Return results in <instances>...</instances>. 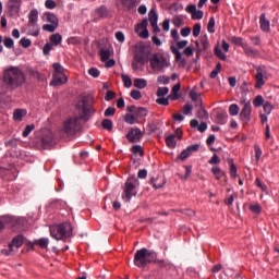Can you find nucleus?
I'll return each mask as SVG.
<instances>
[{"mask_svg": "<svg viewBox=\"0 0 279 279\" xmlns=\"http://www.w3.org/2000/svg\"><path fill=\"white\" fill-rule=\"evenodd\" d=\"M148 21L150 25H157L158 24V13H156V9H151L148 13Z\"/></svg>", "mask_w": 279, "mask_h": 279, "instance_id": "obj_28", "label": "nucleus"}, {"mask_svg": "<svg viewBox=\"0 0 279 279\" xmlns=\"http://www.w3.org/2000/svg\"><path fill=\"white\" fill-rule=\"evenodd\" d=\"M185 10L192 15L193 21H202L204 19V11L197 10V5L195 4L187 5Z\"/></svg>", "mask_w": 279, "mask_h": 279, "instance_id": "obj_13", "label": "nucleus"}, {"mask_svg": "<svg viewBox=\"0 0 279 279\" xmlns=\"http://www.w3.org/2000/svg\"><path fill=\"white\" fill-rule=\"evenodd\" d=\"M22 0H9L7 8L9 10L10 16H16L21 12Z\"/></svg>", "mask_w": 279, "mask_h": 279, "instance_id": "obj_12", "label": "nucleus"}, {"mask_svg": "<svg viewBox=\"0 0 279 279\" xmlns=\"http://www.w3.org/2000/svg\"><path fill=\"white\" fill-rule=\"evenodd\" d=\"M214 53H215V56H217V58H219V60H222L223 62H226V60H228V57L226 56V53H223L221 48H219V45H217L215 47Z\"/></svg>", "mask_w": 279, "mask_h": 279, "instance_id": "obj_30", "label": "nucleus"}, {"mask_svg": "<svg viewBox=\"0 0 279 279\" xmlns=\"http://www.w3.org/2000/svg\"><path fill=\"white\" fill-rule=\"evenodd\" d=\"M240 119L244 123V125H247V123L252 121V104H250V101L247 104H244L240 112Z\"/></svg>", "mask_w": 279, "mask_h": 279, "instance_id": "obj_11", "label": "nucleus"}, {"mask_svg": "<svg viewBox=\"0 0 279 279\" xmlns=\"http://www.w3.org/2000/svg\"><path fill=\"white\" fill-rule=\"evenodd\" d=\"M136 116L135 114H130V113H126L124 116V121L125 123H129V125H134V123H136Z\"/></svg>", "mask_w": 279, "mask_h": 279, "instance_id": "obj_44", "label": "nucleus"}, {"mask_svg": "<svg viewBox=\"0 0 279 279\" xmlns=\"http://www.w3.org/2000/svg\"><path fill=\"white\" fill-rule=\"evenodd\" d=\"M35 128H36V125H34V124L26 125L22 133V136L24 138H27V136H29V134H32V132H34Z\"/></svg>", "mask_w": 279, "mask_h": 279, "instance_id": "obj_39", "label": "nucleus"}, {"mask_svg": "<svg viewBox=\"0 0 279 279\" xmlns=\"http://www.w3.org/2000/svg\"><path fill=\"white\" fill-rule=\"evenodd\" d=\"M199 34H202V24L196 23V24H194V26H193V36H194L195 38H197V36H199Z\"/></svg>", "mask_w": 279, "mask_h": 279, "instance_id": "obj_53", "label": "nucleus"}, {"mask_svg": "<svg viewBox=\"0 0 279 279\" xmlns=\"http://www.w3.org/2000/svg\"><path fill=\"white\" fill-rule=\"evenodd\" d=\"M147 58H149V49H147V47L143 45L135 47V62H138L140 64H145V62H147Z\"/></svg>", "mask_w": 279, "mask_h": 279, "instance_id": "obj_9", "label": "nucleus"}, {"mask_svg": "<svg viewBox=\"0 0 279 279\" xmlns=\"http://www.w3.org/2000/svg\"><path fill=\"white\" fill-rule=\"evenodd\" d=\"M121 77H122L124 87L125 88H131L132 87V78H130V76L125 75V74H122Z\"/></svg>", "mask_w": 279, "mask_h": 279, "instance_id": "obj_50", "label": "nucleus"}, {"mask_svg": "<svg viewBox=\"0 0 279 279\" xmlns=\"http://www.w3.org/2000/svg\"><path fill=\"white\" fill-rule=\"evenodd\" d=\"M117 112V108L114 107H108L106 110H105V117H114V113Z\"/></svg>", "mask_w": 279, "mask_h": 279, "instance_id": "obj_58", "label": "nucleus"}, {"mask_svg": "<svg viewBox=\"0 0 279 279\" xmlns=\"http://www.w3.org/2000/svg\"><path fill=\"white\" fill-rule=\"evenodd\" d=\"M147 25H149V22L147 19H144L140 24L135 26V33L138 34L141 29H147Z\"/></svg>", "mask_w": 279, "mask_h": 279, "instance_id": "obj_41", "label": "nucleus"}, {"mask_svg": "<svg viewBox=\"0 0 279 279\" xmlns=\"http://www.w3.org/2000/svg\"><path fill=\"white\" fill-rule=\"evenodd\" d=\"M5 226L13 228V230H19L21 228V219L12 216L0 217V232H3Z\"/></svg>", "mask_w": 279, "mask_h": 279, "instance_id": "obj_8", "label": "nucleus"}, {"mask_svg": "<svg viewBox=\"0 0 279 279\" xmlns=\"http://www.w3.org/2000/svg\"><path fill=\"white\" fill-rule=\"evenodd\" d=\"M198 106V110L196 112L197 119H208V111L204 108V100H199L198 105H196V108Z\"/></svg>", "mask_w": 279, "mask_h": 279, "instance_id": "obj_20", "label": "nucleus"}, {"mask_svg": "<svg viewBox=\"0 0 279 279\" xmlns=\"http://www.w3.org/2000/svg\"><path fill=\"white\" fill-rule=\"evenodd\" d=\"M3 45L7 49H12V47H14V39H12V37H4Z\"/></svg>", "mask_w": 279, "mask_h": 279, "instance_id": "obj_52", "label": "nucleus"}, {"mask_svg": "<svg viewBox=\"0 0 279 279\" xmlns=\"http://www.w3.org/2000/svg\"><path fill=\"white\" fill-rule=\"evenodd\" d=\"M239 110H240L239 105L232 104L229 107V114L231 117H236V114H239Z\"/></svg>", "mask_w": 279, "mask_h": 279, "instance_id": "obj_46", "label": "nucleus"}, {"mask_svg": "<svg viewBox=\"0 0 279 279\" xmlns=\"http://www.w3.org/2000/svg\"><path fill=\"white\" fill-rule=\"evenodd\" d=\"M62 43V35L56 33L50 36V45L58 47Z\"/></svg>", "mask_w": 279, "mask_h": 279, "instance_id": "obj_29", "label": "nucleus"}, {"mask_svg": "<svg viewBox=\"0 0 279 279\" xmlns=\"http://www.w3.org/2000/svg\"><path fill=\"white\" fill-rule=\"evenodd\" d=\"M57 28H58V25L56 24H45L43 26L44 32H49L50 34H53V32H56Z\"/></svg>", "mask_w": 279, "mask_h": 279, "instance_id": "obj_51", "label": "nucleus"}, {"mask_svg": "<svg viewBox=\"0 0 279 279\" xmlns=\"http://www.w3.org/2000/svg\"><path fill=\"white\" fill-rule=\"evenodd\" d=\"M35 245H38L41 250H47V247L49 246V239L41 238L39 240H36Z\"/></svg>", "mask_w": 279, "mask_h": 279, "instance_id": "obj_32", "label": "nucleus"}, {"mask_svg": "<svg viewBox=\"0 0 279 279\" xmlns=\"http://www.w3.org/2000/svg\"><path fill=\"white\" fill-rule=\"evenodd\" d=\"M166 145L167 147H169L170 149H174L175 148V135H170L166 137Z\"/></svg>", "mask_w": 279, "mask_h": 279, "instance_id": "obj_34", "label": "nucleus"}, {"mask_svg": "<svg viewBox=\"0 0 279 279\" xmlns=\"http://www.w3.org/2000/svg\"><path fill=\"white\" fill-rule=\"evenodd\" d=\"M36 23H38V10L33 9L28 14V25L36 26Z\"/></svg>", "mask_w": 279, "mask_h": 279, "instance_id": "obj_23", "label": "nucleus"}, {"mask_svg": "<svg viewBox=\"0 0 279 279\" xmlns=\"http://www.w3.org/2000/svg\"><path fill=\"white\" fill-rule=\"evenodd\" d=\"M263 208L260 207V205H251L250 206V211L251 213H255V215H260Z\"/></svg>", "mask_w": 279, "mask_h": 279, "instance_id": "obj_60", "label": "nucleus"}, {"mask_svg": "<svg viewBox=\"0 0 279 279\" xmlns=\"http://www.w3.org/2000/svg\"><path fill=\"white\" fill-rule=\"evenodd\" d=\"M41 143L45 149H49V147H53L56 145V141L53 140V135L51 133L44 135Z\"/></svg>", "mask_w": 279, "mask_h": 279, "instance_id": "obj_19", "label": "nucleus"}, {"mask_svg": "<svg viewBox=\"0 0 279 279\" xmlns=\"http://www.w3.org/2000/svg\"><path fill=\"white\" fill-rule=\"evenodd\" d=\"M82 112H83V116H80L81 121L82 120L88 121V119H90L93 117V114H95V110H93V107L90 105H86V104L83 105Z\"/></svg>", "mask_w": 279, "mask_h": 279, "instance_id": "obj_15", "label": "nucleus"}, {"mask_svg": "<svg viewBox=\"0 0 279 279\" xmlns=\"http://www.w3.org/2000/svg\"><path fill=\"white\" fill-rule=\"evenodd\" d=\"M43 20L46 21L47 23H50L51 25H58V17L53 13H45Z\"/></svg>", "mask_w": 279, "mask_h": 279, "instance_id": "obj_24", "label": "nucleus"}, {"mask_svg": "<svg viewBox=\"0 0 279 279\" xmlns=\"http://www.w3.org/2000/svg\"><path fill=\"white\" fill-rule=\"evenodd\" d=\"M169 94V87H159L157 89V97H165V95H168Z\"/></svg>", "mask_w": 279, "mask_h": 279, "instance_id": "obj_54", "label": "nucleus"}, {"mask_svg": "<svg viewBox=\"0 0 279 279\" xmlns=\"http://www.w3.org/2000/svg\"><path fill=\"white\" fill-rule=\"evenodd\" d=\"M189 156H191V153L186 148V149L182 150L181 154L178 156V160H186V158H189Z\"/></svg>", "mask_w": 279, "mask_h": 279, "instance_id": "obj_59", "label": "nucleus"}, {"mask_svg": "<svg viewBox=\"0 0 279 279\" xmlns=\"http://www.w3.org/2000/svg\"><path fill=\"white\" fill-rule=\"evenodd\" d=\"M96 14L99 16V19H108L110 16V11L106 5H101L100 8L96 9Z\"/></svg>", "mask_w": 279, "mask_h": 279, "instance_id": "obj_25", "label": "nucleus"}, {"mask_svg": "<svg viewBox=\"0 0 279 279\" xmlns=\"http://www.w3.org/2000/svg\"><path fill=\"white\" fill-rule=\"evenodd\" d=\"M101 125H102L104 130H108V132H112V125H113L112 120L105 119L102 121Z\"/></svg>", "mask_w": 279, "mask_h": 279, "instance_id": "obj_47", "label": "nucleus"}, {"mask_svg": "<svg viewBox=\"0 0 279 279\" xmlns=\"http://www.w3.org/2000/svg\"><path fill=\"white\" fill-rule=\"evenodd\" d=\"M82 130V117H71L68 118L62 125L61 134H66V136H73Z\"/></svg>", "mask_w": 279, "mask_h": 279, "instance_id": "obj_5", "label": "nucleus"}, {"mask_svg": "<svg viewBox=\"0 0 279 279\" xmlns=\"http://www.w3.org/2000/svg\"><path fill=\"white\" fill-rule=\"evenodd\" d=\"M135 117L137 119H143V117H147V109L138 107L135 111Z\"/></svg>", "mask_w": 279, "mask_h": 279, "instance_id": "obj_45", "label": "nucleus"}, {"mask_svg": "<svg viewBox=\"0 0 279 279\" xmlns=\"http://www.w3.org/2000/svg\"><path fill=\"white\" fill-rule=\"evenodd\" d=\"M254 149H255V160L256 162H259L260 157L263 156V149H260V146L258 144L254 145Z\"/></svg>", "mask_w": 279, "mask_h": 279, "instance_id": "obj_48", "label": "nucleus"}, {"mask_svg": "<svg viewBox=\"0 0 279 279\" xmlns=\"http://www.w3.org/2000/svg\"><path fill=\"white\" fill-rule=\"evenodd\" d=\"M211 173L215 175L216 180H221V178H226V171L221 170L219 167H213Z\"/></svg>", "mask_w": 279, "mask_h": 279, "instance_id": "obj_26", "label": "nucleus"}, {"mask_svg": "<svg viewBox=\"0 0 279 279\" xmlns=\"http://www.w3.org/2000/svg\"><path fill=\"white\" fill-rule=\"evenodd\" d=\"M143 136H145V133L141 131V129L131 128L126 134V140L129 141V143H141Z\"/></svg>", "mask_w": 279, "mask_h": 279, "instance_id": "obj_10", "label": "nucleus"}, {"mask_svg": "<svg viewBox=\"0 0 279 279\" xmlns=\"http://www.w3.org/2000/svg\"><path fill=\"white\" fill-rule=\"evenodd\" d=\"M253 105L255 108H260V106H265V98H263V95H257L253 100Z\"/></svg>", "mask_w": 279, "mask_h": 279, "instance_id": "obj_33", "label": "nucleus"}, {"mask_svg": "<svg viewBox=\"0 0 279 279\" xmlns=\"http://www.w3.org/2000/svg\"><path fill=\"white\" fill-rule=\"evenodd\" d=\"M169 99L172 101H175V85L172 86L171 88V94L169 95L168 98H158L156 101L159 104V106H169Z\"/></svg>", "mask_w": 279, "mask_h": 279, "instance_id": "obj_18", "label": "nucleus"}, {"mask_svg": "<svg viewBox=\"0 0 279 279\" xmlns=\"http://www.w3.org/2000/svg\"><path fill=\"white\" fill-rule=\"evenodd\" d=\"M24 117H27V110L26 109H15L13 111L14 121L21 122V121H23Z\"/></svg>", "mask_w": 279, "mask_h": 279, "instance_id": "obj_22", "label": "nucleus"}, {"mask_svg": "<svg viewBox=\"0 0 279 279\" xmlns=\"http://www.w3.org/2000/svg\"><path fill=\"white\" fill-rule=\"evenodd\" d=\"M256 75H255V88H263L265 86V80L263 78V66L256 68Z\"/></svg>", "mask_w": 279, "mask_h": 279, "instance_id": "obj_16", "label": "nucleus"}, {"mask_svg": "<svg viewBox=\"0 0 279 279\" xmlns=\"http://www.w3.org/2000/svg\"><path fill=\"white\" fill-rule=\"evenodd\" d=\"M53 75L52 81L50 82L51 86H62V84H66V74L64 73V66L60 63H53Z\"/></svg>", "mask_w": 279, "mask_h": 279, "instance_id": "obj_6", "label": "nucleus"}, {"mask_svg": "<svg viewBox=\"0 0 279 279\" xmlns=\"http://www.w3.org/2000/svg\"><path fill=\"white\" fill-rule=\"evenodd\" d=\"M88 74L92 75V77H99L100 72L97 68H90Z\"/></svg>", "mask_w": 279, "mask_h": 279, "instance_id": "obj_64", "label": "nucleus"}, {"mask_svg": "<svg viewBox=\"0 0 279 279\" xmlns=\"http://www.w3.org/2000/svg\"><path fill=\"white\" fill-rule=\"evenodd\" d=\"M274 110V105L270 101H266L264 105V112L265 114H269Z\"/></svg>", "mask_w": 279, "mask_h": 279, "instance_id": "obj_61", "label": "nucleus"}, {"mask_svg": "<svg viewBox=\"0 0 279 279\" xmlns=\"http://www.w3.org/2000/svg\"><path fill=\"white\" fill-rule=\"evenodd\" d=\"M51 49H53V44L47 43L44 46V50H43L44 56H49V52L51 51Z\"/></svg>", "mask_w": 279, "mask_h": 279, "instance_id": "obj_62", "label": "nucleus"}, {"mask_svg": "<svg viewBox=\"0 0 279 279\" xmlns=\"http://www.w3.org/2000/svg\"><path fill=\"white\" fill-rule=\"evenodd\" d=\"M20 45H21L22 47H24V49H28V47H32V40L28 39V38L23 37V38L20 40Z\"/></svg>", "mask_w": 279, "mask_h": 279, "instance_id": "obj_57", "label": "nucleus"}, {"mask_svg": "<svg viewBox=\"0 0 279 279\" xmlns=\"http://www.w3.org/2000/svg\"><path fill=\"white\" fill-rule=\"evenodd\" d=\"M116 97H117V93H114L112 90H108L105 96V100L112 101V99H114Z\"/></svg>", "mask_w": 279, "mask_h": 279, "instance_id": "obj_63", "label": "nucleus"}, {"mask_svg": "<svg viewBox=\"0 0 279 279\" xmlns=\"http://www.w3.org/2000/svg\"><path fill=\"white\" fill-rule=\"evenodd\" d=\"M207 32H208L209 34H215V16H211V17L209 19V22H208V24H207Z\"/></svg>", "mask_w": 279, "mask_h": 279, "instance_id": "obj_49", "label": "nucleus"}, {"mask_svg": "<svg viewBox=\"0 0 279 279\" xmlns=\"http://www.w3.org/2000/svg\"><path fill=\"white\" fill-rule=\"evenodd\" d=\"M135 88L143 89L147 86V81L145 78H135L133 82Z\"/></svg>", "mask_w": 279, "mask_h": 279, "instance_id": "obj_31", "label": "nucleus"}, {"mask_svg": "<svg viewBox=\"0 0 279 279\" xmlns=\"http://www.w3.org/2000/svg\"><path fill=\"white\" fill-rule=\"evenodd\" d=\"M25 73L16 66H10L4 70L2 82L10 88H19L25 84Z\"/></svg>", "mask_w": 279, "mask_h": 279, "instance_id": "obj_1", "label": "nucleus"}, {"mask_svg": "<svg viewBox=\"0 0 279 279\" xmlns=\"http://www.w3.org/2000/svg\"><path fill=\"white\" fill-rule=\"evenodd\" d=\"M29 29V34L31 36H38V34H40V26L38 25V23H35L34 25H28Z\"/></svg>", "mask_w": 279, "mask_h": 279, "instance_id": "obj_35", "label": "nucleus"}, {"mask_svg": "<svg viewBox=\"0 0 279 279\" xmlns=\"http://www.w3.org/2000/svg\"><path fill=\"white\" fill-rule=\"evenodd\" d=\"M100 60H101V62H108L110 60V50L101 49L100 50Z\"/></svg>", "mask_w": 279, "mask_h": 279, "instance_id": "obj_37", "label": "nucleus"}, {"mask_svg": "<svg viewBox=\"0 0 279 279\" xmlns=\"http://www.w3.org/2000/svg\"><path fill=\"white\" fill-rule=\"evenodd\" d=\"M50 235L56 241H66L73 236V226L70 221L50 227Z\"/></svg>", "mask_w": 279, "mask_h": 279, "instance_id": "obj_3", "label": "nucleus"}, {"mask_svg": "<svg viewBox=\"0 0 279 279\" xmlns=\"http://www.w3.org/2000/svg\"><path fill=\"white\" fill-rule=\"evenodd\" d=\"M131 97L132 99H135L136 101H138V99L143 98V94H141V90L138 89H133L131 90Z\"/></svg>", "mask_w": 279, "mask_h": 279, "instance_id": "obj_55", "label": "nucleus"}, {"mask_svg": "<svg viewBox=\"0 0 279 279\" xmlns=\"http://www.w3.org/2000/svg\"><path fill=\"white\" fill-rule=\"evenodd\" d=\"M131 151L133 154H138L141 157H144L145 156V150L143 149V146L142 145H134L132 148H131Z\"/></svg>", "mask_w": 279, "mask_h": 279, "instance_id": "obj_40", "label": "nucleus"}, {"mask_svg": "<svg viewBox=\"0 0 279 279\" xmlns=\"http://www.w3.org/2000/svg\"><path fill=\"white\" fill-rule=\"evenodd\" d=\"M230 40H231L232 45H235V47H245V44H243L242 37L233 36V37H231Z\"/></svg>", "mask_w": 279, "mask_h": 279, "instance_id": "obj_43", "label": "nucleus"}, {"mask_svg": "<svg viewBox=\"0 0 279 279\" xmlns=\"http://www.w3.org/2000/svg\"><path fill=\"white\" fill-rule=\"evenodd\" d=\"M141 181H138V178L136 175H131L126 179L124 184V192L122 194V199L125 203H130L132 197H136L137 191L136 187L140 186Z\"/></svg>", "mask_w": 279, "mask_h": 279, "instance_id": "obj_4", "label": "nucleus"}, {"mask_svg": "<svg viewBox=\"0 0 279 279\" xmlns=\"http://www.w3.org/2000/svg\"><path fill=\"white\" fill-rule=\"evenodd\" d=\"M216 121L219 125H226V123H228V113L226 112L217 113Z\"/></svg>", "mask_w": 279, "mask_h": 279, "instance_id": "obj_27", "label": "nucleus"}, {"mask_svg": "<svg viewBox=\"0 0 279 279\" xmlns=\"http://www.w3.org/2000/svg\"><path fill=\"white\" fill-rule=\"evenodd\" d=\"M219 73H221V62L217 63L216 68L210 72L209 77L215 80Z\"/></svg>", "mask_w": 279, "mask_h": 279, "instance_id": "obj_42", "label": "nucleus"}, {"mask_svg": "<svg viewBox=\"0 0 279 279\" xmlns=\"http://www.w3.org/2000/svg\"><path fill=\"white\" fill-rule=\"evenodd\" d=\"M150 69L155 71V73H160L167 66V58L160 53H155L149 59Z\"/></svg>", "mask_w": 279, "mask_h": 279, "instance_id": "obj_7", "label": "nucleus"}, {"mask_svg": "<svg viewBox=\"0 0 279 279\" xmlns=\"http://www.w3.org/2000/svg\"><path fill=\"white\" fill-rule=\"evenodd\" d=\"M157 258L158 254L155 251L143 247L135 252L133 263L135 267L145 269L147 265H151V263H157L158 265L162 264V260H157Z\"/></svg>", "mask_w": 279, "mask_h": 279, "instance_id": "obj_2", "label": "nucleus"}, {"mask_svg": "<svg viewBox=\"0 0 279 279\" xmlns=\"http://www.w3.org/2000/svg\"><path fill=\"white\" fill-rule=\"evenodd\" d=\"M24 242H25V238L22 234L13 238V240L9 244V248H10L9 254H12V252H14V250H19V247H22Z\"/></svg>", "mask_w": 279, "mask_h": 279, "instance_id": "obj_14", "label": "nucleus"}, {"mask_svg": "<svg viewBox=\"0 0 279 279\" xmlns=\"http://www.w3.org/2000/svg\"><path fill=\"white\" fill-rule=\"evenodd\" d=\"M259 25H260V29L262 32H270V22L269 20H267L265 13H262V15L259 16Z\"/></svg>", "mask_w": 279, "mask_h": 279, "instance_id": "obj_21", "label": "nucleus"}, {"mask_svg": "<svg viewBox=\"0 0 279 279\" xmlns=\"http://www.w3.org/2000/svg\"><path fill=\"white\" fill-rule=\"evenodd\" d=\"M191 112H193V105L185 104L183 106L182 113L185 114V116H189V114H191Z\"/></svg>", "mask_w": 279, "mask_h": 279, "instance_id": "obj_56", "label": "nucleus"}, {"mask_svg": "<svg viewBox=\"0 0 279 279\" xmlns=\"http://www.w3.org/2000/svg\"><path fill=\"white\" fill-rule=\"evenodd\" d=\"M201 44L203 45V51H208L210 49V43L208 41V35L201 37Z\"/></svg>", "mask_w": 279, "mask_h": 279, "instance_id": "obj_36", "label": "nucleus"}, {"mask_svg": "<svg viewBox=\"0 0 279 279\" xmlns=\"http://www.w3.org/2000/svg\"><path fill=\"white\" fill-rule=\"evenodd\" d=\"M190 125H191V128H193V129H197L198 130V132H202V133H204V132H206L207 130H208V123H206V122H202L201 124H199V120H197V119H192L191 121H190Z\"/></svg>", "mask_w": 279, "mask_h": 279, "instance_id": "obj_17", "label": "nucleus"}, {"mask_svg": "<svg viewBox=\"0 0 279 279\" xmlns=\"http://www.w3.org/2000/svg\"><path fill=\"white\" fill-rule=\"evenodd\" d=\"M122 5L128 10H134L136 8V0H122Z\"/></svg>", "mask_w": 279, "mask_h": 279, "instance_id": "obj_38", "label": "nucleus"}]
</instances>
